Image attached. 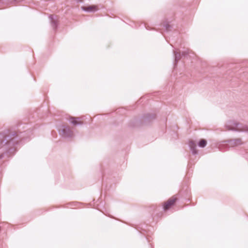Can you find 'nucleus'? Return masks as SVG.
I'll return each instance as SVG.
<instances>
[{"label": "nucleus", "mask_w": 248, "mask_h": 248, "mask_svg": "<svg viewBox=\"0 0 248 248\" xmlns=\"http://www.w3.org/2000/svg\"><path fill=\"white\" fill-rule=\"evenodd\" d=\"M225 127L228 130L248 132V125H241L239 123L234 120L228 121L225 124Z\"/></svg>", "instance_id": "obj_1"}, {"label": "nucleus", "mask_w": 248, "mask_h": 248, "mask_svg": "<svg viewBox=\"0 0 248 248\" xmlns=\"http://www.w3.org/2000/svg\"><path fill=\"white\" fill-rule=\"evenodd\" d=\"M59 130L60 134L63 138H70L73 135V131L67 126L62 125Z\"/></svg>", "instance_id": "obj_2"}, {"label": "nucleus", "mask_w": 248, "mask_h": 248, "mask_svg": "<svg viewBox=\"0 0 248 248\" xmlns=\"http://www.w3.org/2000/svg\"><path fill=\"white\" fill-rule=\"evenodd\" d=\"M227 143L225 145L228 148L234 147L243 144V142L240 139L230 140L226 141Z\"/></svg>", "instance_id": "obj_3"}, {"label": "nucleus", "mask_w": 248, "mask_h": 248, "mask_svg": "<svg viewBox=\"0 0 248 248\" xmlns=\"http://www.w3.org/2000/svg\"><path fill=\"white\" fill-rule=\"evenodd\" d=\"M176 199L174 197H172L170 199L166 202L164 203V209L168 210L169 209L175 202Z\"/></svg>", "instance_id": "obj_4"}, {"label": "nucleus", "mask_w": 248, "mask_h": 248, "mask_svg": "<svg viewBox=\"0 0 248 248\" xmlns=\"http://www.w3.org/2000/svg\"><path fill=\"white\" fill-rule=\"evenodd\" d=\"M188 146L193 155H197L198 154V151L196 150V144L194 141H190L188 143Z\"/></svg>", "instance_id": "obj_5"}, {"label": "nucleus", "mask_w": 248, "mask_h": 248, "mask_svg": "<svg viewBox=\"0 0 248 248\" xmlns=\"http://www.w3.org/2000/svg\"><path fill=\"white\" fill-rule=\"evenodd\" d=\"M80 118L79 117H71L70 119V123L73 124V125H80L82 124L83 123L81 122H78V120H79Z\"/></svg>", "instance_id": "obj_6"}, {"label": "nucleus", "mask_w": 248, "mask_h": 248, "mask_svg": "<svg viewBox=\"0 0 248 248\" xmlns=\"http://www.w3.org/2000/svg\"><path fill=\"white\" fill-rule=\"evenodd\" d=\"M82 10L86 12H93L97 10V7L96 6H91L89 7H81Z\"/></svg>", "instance_id": "obj_7"}, {"label": "nucleus", "mask_w": 248, "mask_h": 248, "mask_svg": "<svg viewBox=\"0 0 248 248\" xmlns=\"http://www.w3.org/2000/svg\"><path fill=\"white\" fill-rule=\"evenodd\" d=\"M16 135L15 132H13L11 134H7L4 136V140H2L0 141L1 144L5 145L6 144L9 140V139L11 136H14Z\"/></svg>", "instance_id": "obj_8"}, {"label": "nucleus", "mask_w": 248, "mask_h": 248, "mask_svg": "<svg viewBox=\"0 0 248 248\" xmlns=\"http://www.w3.org/2000/svg\"><path fill=\"white\" fill-rule=\"evenodd\" d=\"M175 56V64L176 65L181 59V54L180 52H177L176 51L173 52Z\"/></svg>", "instance_id": "obj_9"}, {"label": "nucleus", "mask_w": 248, "mask_h": 248, "mask_svg": "<svg viewBox=\"0 0 248 248\" xmlns=\"http://www.w3.org/2000/svg\"><path fill=\"white\" fill-rule=\"evenodd\" d=\"M49 18L51 19V26L53 27V28L55 29L57 28V23L56 20L54 19L53 16L52 15H50L49 16Z\"/></svg>", "instance_id": "obj_10"}, {"label": "nucleus", "mask_w": 248, "mask_h": 248, "mask_svg": "<svg viewBox=\"0 0 248 248\" xmlns=\"http://www.w3.org/2000/svg\"><path fill=\"white\" fill-rule=\"evenodd\" d=\"M207 142L205 140H201L198 143V146L201 148H204L206 146Z\"/></svg>", "instance_id": "obj_11"}, {"label": "nucleus", "mask_w": 248, "mask_h": 248, "mask_svg": "<svg viewBox=\"0 0 248 248\" xmlns=\"http://www.w3.org/2000/svg\"><path fill=\"white\" fill-rule=\"evenodd\" d=\"M164 27L166 31H168L169 28L170 27V26L169 24H166L164 25Z\"/></svg>", "instance_id": "obj_12"}, {"label": "nucleus", "mask_w": 248, "mask_h": 248, "mask_svg": "<svg viewBox=\"0 0 248 248\" xmlns=\"http://www.w3.org/2000/svg\"><path fill=\"white\" fill-rule=\"evenodd\" d=\"M15 0H8V1L7 2V4H12Z\"/></svg>", "instance_id": "obj_13"}, {"label": "nucleus", "mask_w": 248, "mask_h": 248, "mask_svg": "<svg viewBox=\"0 0 248 248\" xmlns=\"http://www.w3.org/2000/svg\"><path fill=\"white\" fill-rule=\"evenodd\" d=\"M188 54V52H186V51H183V52H182V55H183V56H185V55H186V54Z\"/></svg>", "instance_id": "obj_14"}, {"label": "nucleus", "mask_w": 248, "mask_h": 248, "mask_svg": "<svg viewBox=\"0 0 248 248\" xmlns=\"http://www.w3.org/2000/svg\"><path fill=\"white\" fill-rule=\"evenodd\" d=\"M77 2H80L82 1V0H76Z\"/></svg>", "instance_id": "obj_15"}, {"label": "nucleus", "mask_w": 248, "mask_h": 248, "mask_svg": "<svg viewBox=\"0 0 248 248\" xmlns=\"http://www.w3.org/2000/svg\"><path fill=\"white\" fill-rule=\"evenodd\" d=\"M4 1H5V0H1L0 1V2H1V3H4Z\"/></svg>", "instance_id": "obj_16"}, {"label": "nucleus", "mask_w": 248, "mask_h": 248, "mask_svg": "<svg viewBox=\"0 0 248 248\" xmlns=\"http://www.w3.org/2000/svg\"><path fill=\"white\" fill-rule=\"evenodd\" d=\"M2 156H3V155H1L0 156V158H1L2 157Z\"/></svg>", "instance_id": "obj_17"}]
</instances>
